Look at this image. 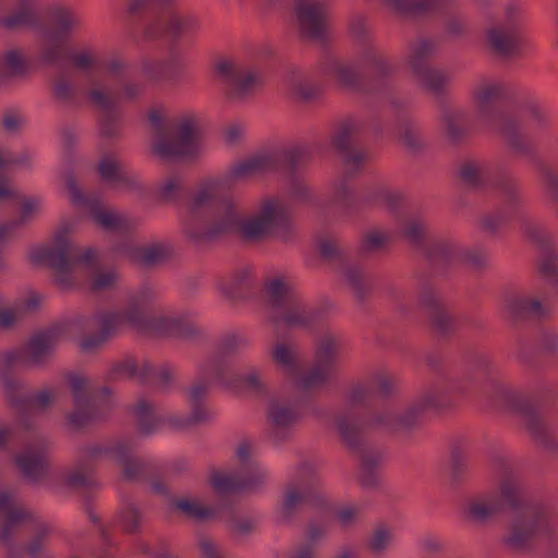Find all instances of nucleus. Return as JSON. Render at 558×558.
Instances as JSON below:
<instances>
[{
    "mask_svg": "<svg viewBox=\"0 0 558 558\" xmlns=\"http://www.w3.org/2000/svg\"><path fill=\"white\" fill-rule=\"evenodd\" d=\"M148 119L157 136L153 151L161 160H192L197 157L202 130L195 113L184 114L175 123L167 125L162 111L151 109Z\"/></svg>",
    "mask_w": 558,
    "mask_h": 558,
    "instance_id": "obj_5",
    "label": "nucleus"
},
{
    "mask_svg": "<svg viewBox=\"0 0 558 558\" xmlns=\"http://www.w3.org/2000/svg\"><path fill=\"white\" fill-rule=\"evenodd\" d=\"M263 482L264 475L256 465L247 472L235 474H226L213 468L209 477V484L214 493L221 497L256 488Z\"/></svg>",
    "mask_w": 558,
    "mask_h": 558,
    "instance_id": "obj_18",
    "label": "nucleus"
},
{
    "mask_svg": "<svg viewBox=\"0 0 558 558\" xmlns=\"http://www.w3.org/2000/svg\"><path fill=\"white\" fill-rule=\"evenodd\" d=\"M227 369L228 363L225 357L219 354H216L213 359L199 366V371L204 375L213 374L217 380L225 381L228 385L229 381H226Z\"/></svg>",
    "mask_w": 558,
    "mask_h": 558,
    "instance_id": "obj_62",
    "label": "nucleus"
},
{
    "mask_svg": "<svg viewBox=\"0 0 558 558\" xmlns=\"http://www.w3.org/2000/svg\"><path fill=\"white\" fill-rule=\"evenodd\" d=\"M300 407L298 403L271 400L268 404L267 417L277 427L286 428L300 420Z\"/></svg>",
    "mask_w": 558,
    "mask_h": 558,
    "instance_id": "obj_39",
    "label": "nucleus"
},
{
    "mask_svg": "<svg viewBox=\"0 0 558 558\" xmlns=\"http://www.w3.org/2000/svg\"><path fill=\"white\" fill-rule=\"evenodd\" d=\"M111 451L114 452V461L122 466L123 481H147L148 475L158 473V465L134 456V446L130 441H116Z\"/></svg>",
    "mask_w": 558,
    "mask_h": 558,
    "instance_id": "obj_19",
    "label": "nucleus"
},
{
    "mask_svg": "<svg viewBox=\"0 0 558 558\" xmlns=\"http://www.w3.org/2000/svg\"><path fill=\"white\" fill-rule=\"evenodd\" d=\"M505 310L509 319L513 323L541 319L546 314L545 308L537 299L525 295H511L507 298Z\"/></svg>",
    "mask_w": 558,
    "mask_h": 558,
    "instance_id": "obj_32",
    "label": "nucleus"
},
{
    "mask_svg": "<svg viewBox=\"0 0 558 558\" xmlns=\"http://www.w3.org/2000/svg\"><path fill=\"white\" fill-rule=\"evenodd\" d=\"M286 305L290 306V308L288 311H286L282 315L278 316V317L271 318V323H272L276 331H278L279 326L281 324L289 328L290 327H306V326L311 325L312 317L310 315H307V312L301 304H299L292 300L291 302L287 303Z\"/></svg>",
    "mask_w": 558,
    "mask_h": 558,
    "instance_id": "obj_44",
    "label": "nucleus"
},
{
    "mask_svg": "<svg viewBox=\"0 0 558 558\" xmlns=\"http://www.w3.org/2000/svg\"><path fill=\"white\" fill-rule=\"evenodd\" d=\"M279 167L280 158L277 155H255L233 165L229 170V177L233 180H243L277 171Z\"/></svg>",
    "mask_w": 558,
    "mask_h": 558,
    "instance_id": "obj_28",
    "label": "nucleus"
},
{
    "mask_svg": "<svg viewBox=\"0 0 558 558\" xmlns=\"http://www.w3.org/2000/svg\"><path fill=\"white\" fill-rule=\"evenodd\" d=\"M501 134L515 154L530 157L546 194L558 205V172L537 156L534 145L524 138L513 121L506 120L504 122Z\"/></svg>",
    "mask_w": 558,
    "mask_h": 558,
    "instance_id": "obj_9",
    "label": "nucleus"
},
{
    "mask_svg": "<svg viewBox=\"0 0 558 558\" xmlns=\"http://www.w3.org/2000/svg\"><path fill=\"white\" fill-rule=\"evenodd\" d=\"M505 509L513 511L507 533L500 544L508 551L523 555L532 551L537 544L550 538L558 525L554 510L544 504H524L522 485L512 477H506L499 486Z\"/></svg>",
    "mask_w": 558,
    "mask_h": 558,
    "instance_id": "obj_2",
    "label": "nucleus"
},
{
    "mask_svg": "<svg viewBox=\"0 0 558 558\" xmlns=\"http://www.w3.org/2000/svg\"><path fill=\"white\" fill-rule=\"evenodd\" d=\"M217 77L229 85L225 93L228 101H242L247 98L258 84V77L252 70H245L233 59H225L213 66Z\"/></svg>",
    "mask_w": 558,
    "mask_h": 558,
    "instance_id": "obj_13",
    "label": "nucleus"
},
{
    "mask_svg": "<svg viewBox=\"0 0 558 558\" xmlns=\"http://www.w3.org/2000/svg\"><path fill=\"white\" fill-rule=\"evenodd\" d=\"M272 360L287 368L288 372L293 373L296 369L298 363L294 352L291 347L283 342L276 343L272 351Z\"/></svg>",
    "mask_w": 558,
    "mask_h": 558,
    "instance_id": "obj_60",
    "label": "nucleus"
},
{
    "mask_svg": "<svg viewBox=\"0 0 558 558\" xmlns=\"http://www.w3.org/2000/svg\"><path fill=\"white\" fill-rule=\"evenodd\" d=\"M336 371V341L332 337L324 338L315 353L313 367L302 377V388L312 390L326 384Z\"/></svg>",
    "mask_w": 558,
    "mask_h": 558,
    "instance_id": "obj_16",
    "label": "nucleus"
},
{
    "mask_svg": "<svg viewBox=\"0 0 558 558\" xmlns=\"http://www.w3.org/2000/svg\"><path fill=\"white\" fill-rule=\"evenodd\" d=\"M420 304L429 323L432 331L438 337H447L457 328V319L452 316L444 301L433 291H425Z\"/></svg>",
    "mask_w": 558,
    "mask_h": 558,
    "instance_id": "obj_20",
    "label": "nucleus"
},
{
    "mask_svg": "<svg viewBox=\"0 0 558 558\" xmlns=\"http://www.w3.org/2000/svg\"><path fill=\"white\" fill-rule=\"evenodd\" d=\"M533 442L547 453H558V435L549 426L543 405L535 399L519 398L513 403Z\"/></svg>",
    "mask_w": 558,
    "mask_h": 558,
    "instance_id": "obj_10",
    "label": "nucleus"
},
{
    "mask_svg": "<svg viewBox=\"0 0 558 558\" xmlns=\"http://www.w3.org/2000/svg\"><path fill=\"white\" fill-rule=\"evenodd\" d=\"M318 253L322 258L330 263L339 269H343V276L348 284L352 288L356 300L364 303L367 295L371 293L373 284L366 280L363 272L353 266L344 268L348 263V256L342 251L333 238H323L317 241Z\"/></svg>",
    "mask_w": 558,
    "mask_h": 558,
    "instance_id": "obj_12",
    "label": "nucleus"
},
{
    "mask_svg": "<svg viewBox=\"0 0 558 558\" xmlns=\"http://www.w3.org/2000/svg\"><path fill=\"white\" fill-rule=\"evenodd\" d=\"M185 195L181 179L177 175L167 178L160 183L156 199L162 204L178 203Z\"/></svg>",
    "mask_w": 558,
    "mask_h": 558,
    "instance_id": "obj_46",
    "label": "nucleus"
},
{
    "mask_svg": "<svg viewBox=\"0 0 558 558\" xmlns=\"http://www.w3.org/2000/svg\"><path fill=\"white\" fill-rule=\"evenodd\" d=\"M154 366L145 361L138 372L137 362L134 357H128L111 364L109 377L111 379H120L126 377L133 379L137 376L141 385H146L148 379L155 375Z\"/></svg>",
    "mask_w": 558,
    "mask_h": 558,
    "instance_id": "obj_36",
    "label": "nucleus"
},
{
    "mask_svg": "<svg viewBox=\"0 0 558 558\" xmlns=\"http://www.w3.org/2000/svg\"><path fill=\"white\" fill-rule=\"evenodd\" d=\"M279 167L280 158L277 155H255L233 165L229 170V177L233 180H243L277 171Z\"/></svg>",
    "mask_w": 558,
    "mask_h": 558,
    "instance_id": "obj_29",
    "label": "nucleus"
},
{
    "mask_svg": "<svg viewBox=\"0 0 558 558\" xmlns=\"http://www.w3.org/2000/svg\"><path fill=\"white\" fill-rule=\"evenodd\" d=\"M325 73L335 77L340 87L354 90H364V80L354 65L335 59H328L324 64Z\"/></svg>",
    "mask_w": 558,
    "mask_h": 558,
    "instance_id": "obj_34",
    "label": "nucleus"
},
{
    "mask_svg": "<svg viewBox=\"0 0 558 558\" xmlns=\"http://www.w3.org/2000/svg\"><path fill=\"white\" fill-rule=\"evenodd\" d=\"M435 47L434 41L421 39L417 45L411 46L409 64L420 83L429 92L438 95L442 93L445 85L448 83V77L442 72L428 65V59L432 57Z\"/></svg>",
    "mask_w": 558,
    "mask_h": 558,
    "instance_id": "obj_14",
    "label": "nucleus"
},
{
    "mask_svg": "<svg viewBox=\"0 0 558 558\" xmlns=\"http://www.w3.org/2000/svg\"><path fill=\"white\" fill-rule=\"evenodd\" d=\"M254 288V279L250 268H241L234 271L231 280L221 289L230 300H242L250 295Z\"/></svg>",
    "mask_w": 558,
    "mask_h": 558,
    "instance_id": "obj_41",
    "label": "nucleus"
},
{
    "mask_svg": "<svg viewBox=\"0 0 558 558\" xmlns=\"http://www.w3.org/2000/svg\"><path fill=\"white\" fill-rule=\"evenodd\" d=\"M14 463L33 483H38L46 476L49 465L46 453L40 450H25L14 457Z\"/></svg>",
    "mask_w": 558,
    "mask_h": 558,
    "instance_id": "obj_33",
    "label": "nucleus"
},
{
    "mask_svg": "<svg viewBox=\"0 0 558 558\" xmlns=\"http://www.w3.org/2000/svg\"><path fill=\"white\" fill-rule=\"evenodd\" d=\"M223 216L214 221L205 230L190 233V238L196 243L215 241L226 234L234 232L239 228V217L231 201L222 202Z\"/></svg>",
    "mask_w": 558,
    "mask_h": 558,
    "instance_id": "obj_27",
    "label": "nucleus"
},
{
    "mask_svg": "<svg viewBox=\"0 0 558 558\" xmlns=\"http://www.w3.org/2000/svg\"><path fill=\"white\" fill-rule=\"evenodd\" d=\"M128 13L133 21L145 23L143 38L148 41L169 38L177 43L199 26L196 17L179 14L172 0H130Z\"/></svg>",
    "mask_w": 558,
    "mask_h": 558,
    "instance_id": "obj_4",
    "label": "nucleus"
},
{
    "mask_svg": "<svg viewBox=\"0 0 558 558\" xmlns=\"http://www.w3.org/2000/svg\"><path fill=\"white\" fill-rule=\"evenodd\" d=\"M355 132L352 121L345 120L339 124L331 136L332 147L343 156L345 178L354 177L366 159L363 151H351V135Z\"/></svg>",
    "mask_w": 558,
    "mask_h": 558,
    "instance_id": "obj_22",
    "label": "nucleus"
},
{
    "mask_svg": "<svg viewBox=\"0 0 558 558\" xmlns=\"http://www.w3.org/2000/svg\"><path fill=\"white\" fill-rule=\"evenodd\" d=\"M133 413L137 420L138 430L144 435L151 434L159 423V420L153 413V405L145 399L137 401Z\"/></svg>",
    "mask_w": 558,
    "mask_h": 558,
    "instance_id": "obj_48",
    "label": "nucleus"
},
{
    "mask_svg": "<svg viewBox=\"0 0 558 558\" xmlns=\"http://www.w3.org/2000/svg\"><path fill=\"white\" fill-rule=\"evenodd\" d=\"M362 64L366 72L375 78L389 77L396 70L389 58L374 46L367 47L363 52Z\"/></svg>",
    "mask_w": 558,
    "mask_h": 558,
    "instance_id": "obj_37",
    "label": "nucleus"
},
{
    "mask_svg": "<svg viewBox=\"0 0 558 558\" xmlns=\"http://www.w3.org/2000/svg\"><path fill=\"white\" fill-rule=\"evenodd\" d=\"M486 35L488 46L500 57L512 56L523 43V35L518 26L493 27L487 29Z\"/></svg>",
    "mask_w": 558,
    "mask_h": 558,
    "instance_id": "obj_31",
    "label": "nucleus"
},
{
    "mask_svg": "<svg viewBox=\"0 0 558 558\" xmlns=\"http://www.w3.org/2000/svg\"><path fill=\"white\" fill-rule=\"evenodd\" d=\"M505 511V505L500 498L489 497L485 500L471 501L465 511V519L476 523L484 524L493 517Z\"/></svg>",
    "mask_w": 558,
    "mask_h": 558,
    "instance_id": "obj_38",
    "label": "nucleus"
},
{
    "mask_svg": "<svg viewBox=\"0 0 558 558\" xmlns=\"http://www.w3.org/2000/svg\"><path fill=\"white\" fill-rule=\"evenodd\" d=\"M142 65L148 80L160 82L170 75L174 68V62L171 60H157L146 57L142 60Z\"/></svg>",
    "mask_w": 558,
    "mask_h": 558,
    "instance_id": "obj_52",
    "label": "nucleus"
},
{
    "mask_svg": "<svg viewBox=\"0 0 558 558\" xmlns=\"http://www.w3.org/2000/svg\"><path fill=\"white\" fill-rule=\"evenodd\" d=\"M424 255L433 267L445 268L450 264L452 248L445 242H433L424 247Z\"/></svg>",
    "mask_w": 558,
    "mask_h": 558,
    "instance_id": "obj_51",
    "label": "nucleus"
},
{
    "mask_svg": "<svg viewBox=\"0 0 558 558\" xmlns=\"http://www.w3.org/2000/svg\"><path fill=\"white\" fill-rule=\"evenodd\" d=\"M501 95V87L499 85H484L480 87L475 94V100L477 109L482 118L489 124L497 128L499 134H501V126L506 120L513 121L517 126L518 122L501 112H494L492 104ZM520 130V128H518Z\"/></svg>",
    "mask_w": 558,
    "mask_h": 558,
    "instance_id": "obj_30",
    "label": "nucleus"
},
{
    "mask_svg": "<svg viewBox=\"0 0 558 558\" xmlns=\"http://www.w3.org/2000/svg\"><path fill=\"white\" fill-rule=\"evenodd\" d=\"M49 534L50 527L46 523H38L35 536L26 546L27 554L32 558H40L41 554L44 553V548L48 542Z\"/></svg>",
    "mask_w": 558,
    "mask_h": 558,
    "instance_id": "obj_58",
    "label": "nucleus"
},
{
    "mask_svg": "<svg viewBox=\"0 0 558 558\" xmlns=\"http://www.w3.org/2000/svg\"><path fill=\"white\" fill-rule=\"evenodd\" d=\"M171 507L187 519L198 522L206 521L215 515V511L210 507L202 506L198 502L186 498H177L172 500Z\"/></svg>",
    "mask_w": 558,
    "mask_h": 558,
    "instance_id": "obj_45",
    "label": "nucleus"
},
{
    "mask_svg": "<svg viewBox=\"0 0 558 558\" xmlns=\"http://www.w3.org/2000/svg\"><path fill=\"white\" fill-rule=\"evenodd\" d=\"M228 386L244 387L258 395H265L264 385L255 369L251 371L247 375H236L228 383Z\"/></svg>",
    "mask_w": 558,
    "mask_h": 558,
    "instance_id": "obj_61",
    "label": "nucleus"
},
{
    "mask_svg": "<svg viewBox=\"0 0 558 558\" xmlns=\"http://www.w3.org/2000/svg\"><path fill=\"white\" fill-rule=\"evenodd\" d=\"M1 512L4 513V520L0 523V544H4L8 547L9 556L13 557L14 530L24 521L34 520V514L25 508L14 507L10 495L0 490V513Z\"/></svg>",
    "mask_w": 558,
    "mask_h": 558,
    "instance_id": "obj_23",
    "label": "nucleus"
},
{
    "mask_svg": "<svg viewBox=\"0 0 558 558\" xmlns=\"http://www.w3.org/2000/svg\"><path fill=\"white\" fill-rule=\"evenodd\" d=\"M496 187L500 191L507 203L509 209L506 211L497 210L493 214L484 215L480 218V226L484 232L489 234H496L502 227L506 226L508 220L511 218L514 209L521 204V195L518 186V182L509 177L505 175L499 179L496 183Z\"/></svg>",
    "mask_w": 558,
    "mask_h": 558,
    "instance_id": "obj_17",
    "label": "nucleus"
},
{
    "mask_svg": "<svg viewBox=\"0 0 558 558\" xmlns=\"http://www.w3.org/2000/svg\"><path fill=\"white\" fill-rule=\"evenodd\" d=\"M88 98L100 111L97 119L99 136L106 141L120 137L123 112L119 109L117 100L109 93L99 88L90 89Z\"/></svg>",
    "mask_w": 558,
    "mask_h": 558,
    "instance_id": "obj_15",
    "label": "nucleus"
},
{
    "mask_svg": "<svg viewBox=\"0 0 558 558\" xmlns=\"http://www.w3.org/2000/svg\"><path fill=\"white\" fill-rule=\"evenodd\" d=\"M4 65L11 76H23L27 73V63L17 50L7 51Z\"/></svg>",
    "mask_w": 558,
    "mask_h": 558,
    "instance_id": "obj_64",
    "label": "nucleus"
},
{
    "mask_svg": "<svg viewBox=\"0 0 558 558\" xmlns=\"http://www.w3.org/2000/svg\"><path fill=\"white\" fill-rule=\"evenodd\" d=\"M337 430L347 445L353 451L362 454V433L364 425L349 411L336 417Z\"/></svg>",
    "mask_w": 558,
    "mask_h": 558,
    "instance_id": "obj_35",
    "label": "nucleus"
},
{
    "mask_svg": "<svg viewBox=\"0 0 558 558\" xmlns=\"http://www.w3.org/2000/svg\"><path fill=\"white\" fill-rule=\"evenodd\" d=\"M65 484L73 488L97 486L94 477V466L88 462L82 463L76 470L66 475Z\"/></svg>",
    "mask_w": 558,
    "mask_h": 558,
    "instance_id": "obj_54",
    "label": "nucleus"
},
{
    "mask_svg": "<svg viewBox=\"0 0 558 558\" xmlns=\"http://www.w3.org/2000/svg\"><path fill=\"white\" fill-rule=\"evenodd\" d=\"M68 234L69 228L61 227L54 234L51 245L39 247L31 255L32 263L44 265L52 271V282L62 291L75 287L73 271L78 265L98 268L96 250L87 247L82 251L70 241Z\"/></svg>",
    "mask_w": 558,
    "mask_h": 558,
    "instance_id": "obj_3",
    "label": "nucleus"
},
{
    "mask_svg": "<svg viewBox=\"0 0 558 558\" xmlns=\"http://www.w3.org/2000/svg\"><path fill=\"white\" fill-rule=\"evenodd\" d=\"M386 241V236L383 233L378 231H369L362 238L359 254L365 255L378 252L384 247Z\"/></svg>",
    "mask_w": 558,
    "mask_h": 558,
    "instance_id": "obj_63",
    "label": "nucleus"
},
{
    "mask_svg": "<svg viewBox=\"0 0 558 558\" xmlns=\"http://www.w3.org/2000/svg\"><path fill=\"white\" fill-rule=\"evenodd\" d=\"M68 384L73 397L74 410L65 414L69 428L81 432L97 421L105 420L111 411V404H107L106 413L100 414L93 402V392L89 391L87 379L81 375H70Z\"/></svg>",
    "mask_w": 558,
    "mask_h": 558,
    "instance_id": "obj_11",
    "label": "nucleus"
},
{
    "mask_svg": "<svg viewBox=\"0 0 558 558\" xmlns=\"http://www.w3.org/2000/svg\"><path fill=\"white\" fill-rule=\"evenodd\" d=\"M38 16L26 1H22L17 10L1 20L2 26L8 31H17L37 24Z\"/></svg>",
    "mask_w": 558,
    "mask_h": 558,
    "instance_id": "obj_43",
    "label": "nucleus"
},
{
    "mask_svg": "<svg viewBox=\"0 0 558 558\" xmlns=\"http://www.w3.org/2000/svg\"><path fill=\"white\" fill-rule=\"evenodd\" d=\"M468 373L470 379L475 381H485L489 378L490 364L484 354L473 352L470 353L466 360Z\"/></svg>",
    "mask_w": 558,
    "mask_h": 558,
    "instance_id": "obj_55",
    "label": "nucleus"
},
{
    "mask_svg": "<svg viewBox=\"0 0 558 558\" xmlns=\"http://www.w3.org/2000/svg\"><path fill=\"white\" fill-rule=\"evenodd\" d=\"M1 385L5 397V404L15 411L19 423L25 429H32L33 424L28 417L32 410V399L31 395L24 391L25 385L11 375H5Z\"/></svg>",
    "mask_w": 558,
    "mask_h": 558,
    "instance_id": "obj_25",
    "label": "nucleus"
},
{
    "mask_svg": "<svg viewBox=\"0 0 558 558\" xmlns=\"http://www.w3.org/2000/svg\"><path fill=\"white\" fill-rule=\"evenodd\" d=\"M95 324L98 332L84 336L80 341V350L83 353L96 352L111 338L121 333L126 325H131L140 332L160 337L196 339L202 335L201 329L186 317L154 314L144 299L132 302L125 312L98 313L95 316Z\"/></svg>",
    "mask_w": 558,
    "mask_h": 558,
    "instance_id": "obj_1",
    "label": "nucleus"
},
{
    "mask_svg": "<svg viewBox=\"0 0 558 558\" xmlns=\"http://www.w3.org/2000/svg\"><path fill=\"white\" fill-rule=\"evenodd\" d=\"M399 140L411 155H418L424 151L426 143L424 136L412 120H405L400 124L399 128Z\"/></svg>",
    "mask_w": 558,
    "mask_h": 558,
    "instance_id": "obj_42",
    "label": "nucleus"
},
{
    "mask_svg": "<svg viewBox=\"0 0 558 558\" xmlns=\"http://www.w3.org/2000/svg\"><path fill=\"white\" fill-rule=\"evenodd\" d=\"M538 272L544 279L558 284V257L551 251L544 250L538 262Z\"/></svg>",
    "mask_w": 558,
    "mask_h": 558,
    "instance_id": "obj_57",
    "label": "nucleus"
},
{
    "mask_svg": "<svg viewBox=\"0 0 558 558\" xmlns=\"http://www.w3.org/2000/svg\"><path fill=\"white\" fill-rule=\"evenodd\" d=\"M317 497L316 482L299 485L288 483L282 495L280 508L277 512L278 520L290 523L298 511L307 502Z\"/></svg>",
    "mask_w": 558,
    "mask_h": 558,
    "instance_id": "obj_24",
    "label": "nucleus"
},
{
    "mask_svg": "<svg viewBox=\"0 0 558 558\" xmlns=\"http://www.w3.org/2000/svg\"><path fill=\"white\" fill-rule=\"evenodd\" d=\"M280 158V165L284 163L291 175H294L295 171L310 162L311 155L303 148H291L283 150L282 153H275Z\"/></svg>",
    "mask_w": 558,
    "mask_h": 558,
    "instance_id": "obj_56",
    "label": "nucleus"
},
{
    "mask_svg": "<svg viewBox=\"0 0 558 558\" xmlns=\"http://www.w3.org/2000/svg\"><path fill=\"white\" fill-rule=\"evenodd\" d=\"M265 293L272 307L276 308L284 306L293 300L288 284L278 277L265 283Z\"/></svg>",
    "mask_w": 558,
    "mask_h": 558,
    "instance_id": "obj_49",
    "label": "nucleus"
},
{
    "mask_svg": "<svg viewBox=\"0 0 558 558\" xmlns=\"http://www.w3.org/2000/svg\"><path fill=\"white\" fill-rule=\"evenodd\" d=\"M380 462V453L376 456L362 454L361 458V474L359 476V484L363 488H373L378 484V475L376 469Z\"/></svg>",
    "mask_w": 558,
    "mask_h": 558,
    "instance_id": "obj_50",
    "label": "nucleus"
},
{
    "mask_svg": "<svg viewBox=\"0 0 558 558\" xmlns=\"http://www.w3.org/2000/svg\"><path fill=\"white\" fill-rule=\"evenodd\" d=\"M50 17L53 24V29L49 31L47 38L57 37L66 39L70 33L78 27L80 20L75 13L68 8L57 7L50 11Z\"/></svg>",
    "mask_w": 558,
    "mask_h": 558,
    "instance_id": "obj_40",
    "label": "nucleus"
},
{
    "mask_svg": "<svg viewBox=\"0 0 558 558\" xmlns=\"http://www.w3.org/2000/svg\"><path fill=\"white\" fill-rule=\"evenodd\" d=\"M97 171L104 182L116 183L124 168L112 154H104L98 161Z\"/></svg>",
    "mask_w": 558,
    "mask_h": 558,
    "instance_id": "obj_53",
    "label": "nucleus"
},
{
    "mask_svg": "<svg viewBox=\"0 0 558 558\" xmlns=\"http://www.w3.org/2000/svg\"><path fill=\"white\" fill-rule=\"evenodd\" d=\"M329 0H295L293 16L300 40H311L326 47L329 40Z\"/></svg>",
    "mask_w": 558,
    "mask_h": 558,
    "instance_id": "obj_8",
    "label": "nucleus"
},
{
    "mask_svg": "<svg viewBox=\"0 0 558 558\" xmlns=\"http://www.w3.org/2000/svg\"><path fill=\"white\" fill-rule=\"evenodd\" d=\"M442 121L451 143L459 144L466 134L465 116L462 112L446 110Z\"/></svg>",
    "mask_w": 558,
    "mask_h": 558,
    "instance_id": "obj_47",
    "label": "nucleus"
},
{
    "mask_svg": "<svg viewBox=\"0 0 558 558\" xmlns=\"http://www.w3.org/2000/svg\"><path fill=\"white\" fill-rule=\"evenodd\" d=\"M112 252L124 254L131 263L147 268L162 264L170 255L169 250L162 244L156 243L148 246H133L129 243L114 244Z\"/></svg>",
    "mask_w": 558,
    "mask_h": 558,
    "instance_id": "obj_26",
    "label": "nucleus"
},
{
    "mask_svg": "<svg viewBox=\"0 0 558 558\" xmlns=\"http://www.w3.org/2000/svg\"><path fill=\"white\" fill-rule=\"evenodd\" d=\"M402 235L416 247H423L426 236L425 225L418 219L408 220L402 228Z\"/></svg>",
    "mask_w": 558,
    "mask_h": 558,
    "instance_id": "obj_59",
    "label": "nucleus"
},
{
    "mask_svg": "<svg viewBox=\"0 0 558 558\" xmlns=\"http://www.w3.org/2000/svg\"><path fill=\"white\" fill-rule=\"evenodd\" d=\"M290 228L291 218L286 206L278 198H269L263 202L256 217L240 226L239 232L244 241H260L269 235L287 240Z\"/></svg>",
    "mask_w": 558,
    "mask_h": 558,
    "instance_id": "obj_7",
    "label": "nucleus"
},
{
    "mask_svg": "<svg viewBox=\"0 0 558 558\" xmlns=\"http://www.w3.org/2000/svg\"><path fill=\"white\" fill-rule=\"evenodd\" d=\"M464 388L458 383L441 377L426 390L415 403L410 405L402 414L375 415L368 423L373 427H385L391 433L411 432L418 426L423 414L429 409H445L451 405L452 393L463 392Z\"/></svg>",
    "mask_w": 558,
    "mask_h": 558,
    "instance_id": "obj_6",
    "label": "nucleus"
},
{
    "mask_svg": "<svg viewBox=\"0 0 558 558\" xmlns=\"http://www.w3.org/2000/svg\"><path fill=\"white\" fill-rule=\"evenodd\" d=\"M61 333L62 327L52 325L31 336L24 350L31 367L46 365L47 360L52 355L60 340Z\"/></svg>",
    "mask_w": 558,
    "mask_h": 558,
    "instance_id": "obj_21",
    "label": "nucleus"
}]
</instances>
